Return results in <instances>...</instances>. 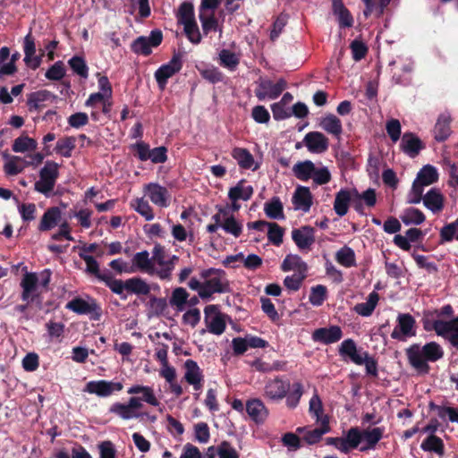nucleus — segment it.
<instances>
[{
  "label": "nucleus",
  "mask_w": 458,
  "mask_h": 458,
  "mask_svg": "<svg viewBox=\"0 0 458 458\" xmlns=\"http://www.w3.org/2000/svg\"><path fill=\"white\" fill-rule=\"evenodd\" d=\"M454 314L453 306L445 304L439 309L425 310L421 322L425 331H434L458 351V317L454 318Z\"/></svg>",
  "instance_id": "nucleus-1"
},
{
  "label": "nucleus",
  "mask_w": 458,
  "mask_h": 458,
  "mask_svg": "<svg viewBox=\"0 0 458 458\" xmlns=\"http://www.w3.org/2000/svg\"><path fill=\"white\" fill-rule=\"evenodd\" d=\"M131 394L127 403L115 402L109 407V412L116 415L123 420L131 419H142L148 416V412L140 411L143 403L152 406H159L160 402L157 398L154 389L148 386L133 385L127 390Z\"/></svg>",
  "instance_id": "nucleus-2"
},
{
  "label": "nucleus",
  "mask_w": 458,
  "mask_h": 458,
  "mask_svg": "<svg viewBox=\"0 0 458 458\" xmlns=\"http://www.w3.org/2000/svg\"><path fill=\"white\" fill-rule=\"evenodd\" d=\"M199 278L191 277L188 282V286L197 291L202 300H208L214 293H229L230 284L226 278V273L218 268H208L199 273Z\"/></svg>",
  "instance_id": "nucleus-3"
},
{
  "label": "nucleus",
  "mask_w": 458,
  "mask_h": 458,
  "mask_svg": "<svg viewBox=\"0 0 458 458\" xmlns=\"http://www.w3.org/2000/svg\"><path fill=\"white\" fill-rule=\"evenodd\" d=\"M409 364L420 374H428L430 370L428 362H436L444 357V350L437 342H429L421 346L412 344L405 349Z\"/></svg>",
  "instance_id": "nucleus-4"
},
{
  "label": "nucleus",
  "mask_w": 458,
  "mask_h": 458,
  "mask_svg": "<svg viewBox=\"0 0 458 458\" xmlns=\"http://www.w3.org/2000/svg\"><path fill=\"white\" fill-rule=\"evenodd\" d=\"M339 354L342 357H348L356 365H365L366 373L369 376L377 377L378 375L377 371V361L369 355L368 352H364L360 354L357 351L355 342L351 339L344 340L339 346Z\"/></svg>",
  "instance_id": "nucleus-5"
},
{
  "label": "nucleus",
  "mask_w": 458,
  "mask_h": 458,
  "mask_svg": "<svg viewBox=\"0 0 458 458\" xmlns=\"http://www.w3.org/2000/svg\"><path fill=\"white\" fill-rule=\"evenodd\" d=\"M59 165L55 161H47L39 172V180L34 184V190L46 196L54 190L59 176Z\"/></svg>",
  "instance_id": "nucleus-6"
},
{
  "label": "nucleus",
  "mask_w": 458,
  "mask_h": 458,
  "mask_svg": "<svg viewBox=\"0 0 458 458\" xmlns=\"http://www.w3.org/2000/svg\"><path fill=\"white\" fill-rule=\"evenodd\" d=\"M65 309L79 315H90V318L96 321L102 317V309L93 298L85 301L81 297H75L66 303Z\"/></svg>",
  "instance_id": "nucleus-7"
},
{
  "label": "nucleus",
  "mask_w": 458,
  "mask_h": 458,
  "mask_svg": "<svg viewBox=\"0 0 458 458\" xmlns=\"http://www.w3.org/2000/svg\"><path fill=\"white\" fill-rule=\"evenodd\" d=\"M397 325L391 333V337L399 342L416 335V320L410 313H399L396 318Z\"/></svg>",
  "instance_id": "nucleus-8"
},
{
  "label": "nucleus",
  "mask_w": 458,
  "mask_h": 458,
  "mask_svg": "<svg viewBox=\"0 0 458 458\" xmlns=\"http://www.w3.org/2000/svg\"><path fill=\"white\" fill-rule=\"evenodd\" d=\"M163 41V33L160 30H151L148 37L140 36L132 41L131 49L137 55L148 56L152 53V47H158Z\"/></svg>",
  "instance_id": "nucleus-9"
},
{
  "label": "nucleus",
  "mask_w": 458,
  "mask_h": 458,
  "mask_svg": "<svg viewBox=\"0 0 458 458\" xmlns=\"http://www.w3.org/2000/svg\"><path fill=\"white\" fill-rule=\"evenodd\" d=\"M136 150L135 156L140 161L150 160L154 164H162L167 160V148L160 146L150 149L149 144L138 141L133 145Z\"/></svg>",
  "instance_id": "nucleus-10"
},
{
  "label": "nucleus",
  "mask_w": 458,
  "mask_h": 458,
  "mask_svg": "<svg viewBox=\"0 0 458 458\" xmlns=\"http://www.w3.org/2000/svg\"><path fill=\"white\" fill-rule=\"evenodd\" d=\"M258 87L255 89V96L259 100H264L268 98L270 99L277 98L285 89L287 82L284 79H279L276 83L271 80L260 78Z\"/></svg>",
  "instance_id": "nucleus-11"
},
{
  "label": "nucleus",
  "mask_w": 458,
  "mask_h": 458,
  "mask_svg": "<svg viewBox=\"0 0 458 458\" xmlns=\"http://www.w3.org/2000/svg\"><path fill=\"white\" fill-rule=\"evenodd\" d=\"M182 68V54L174 53L171 60L161 65L155 72V79L160 89H164L169 78L179 72Z\"/></svg>",
  "instance_id": "nucleus-12"
},
{
  "label": "nucleus",
  "mask_w": 458,
  "mask_h": 458,
  "mask_svg": "<svg viewBox=\"0 0 458 458\" xmlns=\"http://www.w3.org/2000/svg\"><path fill=\"white\" fill-rule=\"evenodd\" d=\"M205 322L209 333L220 335L226 327L225 315L219 311L218 306L210 304L205 307Z\"/></svg>",
  "instance_id": "nucleus-13"
},
{
  "label": "nucleus",
  "mask_w": 458,
  "mask_h": 458,
  "mask_svg": "<svg viewBox=\"0 0 458 458\" xmlns=\"http://www.w3.org/2000/svg\"><path fill=\"white\" fill-rule=\"evenodd\" d=\"M123 386L121 382H113L106 380L89 381L86 384L84 391L89 394H94L100 397L110 396L114 392L123 390Z\"/></svg>",
  "instance_id": "nucleus-14"
},
{
  "label": "nucleus",
  "mask_w": 458,
  "mask_h": 458,
  "mask_svg": "<svg viewBox=\"0 0 458 458\" xmlns=\"http://www.w3.org/2000/svg\"><path fill=\"white\" fill-rule=\"evenodd\" d=\"M289 390L290 383L276 377L267 382L264 388V394L272 401H279L286 396Z\"/></svg>",
  "instance_id": "nucleus-15"
},
{
  "label": "nucleus",
  "mask_w": 458,
  "mask_h": 458,
  "mask_svg": "<svg viewBox=\"0 0 458 458\" xmlns=\"http://www.w3.org/2000/svg\"><path fill=\"white\" fill-rule=\"evenodd\" d=\"M425 148L422 140L412 132H405L401 138L400 149L408 157L414 158Z\"/></svg>",
  "instance_id": "nucleus-16"
},
{
  "label": "nucleus",
  "mask_w": 458,
  "mask_h": 458,
  "mask_svg": "<svg viewBox=\"0 0 458 458\" xmlns=\"http://www.w3.org/2000/svg\"><path fill=\"white\" fill-rule=\"evenodd\" d=\"M303 143L310 153L321 154L328 149L329 140L320 131H310Z\"/></svg>",
  "instance_id": "nucleus-17"
},
{
  "label": "nucleus",
  "mask_w": 458,
  "mask_h": 458,
  "mask_svg": "<svg viewBox=\"0 0 458 458\" xmlns=\"http://www.w3.org/2000/svg\"><path fill=\"white\" fill-rule=\"evenodd\" d=\"M343 337V331L339 326L319 327L313 331L312 340L324 344H331L338 342Z\"/></svg>",
  "instance_id": "nucleus-18"
},
{
  "label": "nucleus",
  "mask_w": 458,
  "mask_h": 458,
  "mask_svg": "<svg viewBox=\"0 0 458 458\" xmlns=\"http://www.w3.org/2000/svg\"><path fill=\"white\" fill-rule=\"evenodd\" d=\"M292 238L300 250H310L315 242V229L310 225L293 229Z\"/></svg>",
  "instance_id": "nucleus-19"
},
{
  "label": "nucleus",
  "mask_w": 458,
  "mask_h": 458,
  "mask_svg": "<svg viewBox=\"0 0 458 458\" xmlns=\"http://www.w3.org/2000/svg\"><path fill=\"white\" fill-rule=\"evenodd\" d=\"M330 430L328 419L327 416L323 418L321 427L314 429H308L306 427H300L296 429L299 434H303V440L309 445H314L320 441L322 436Z\"/></svg>",
  "instance_id": "nucleus-20"
},
{
  "label": "nucleus",
  "mask_w": 458,
  "mask_h": 458,
  "mask_svg": "<svg viewBox=\"0 0 458 458\" xmlns=\"http://www.w3.org/2000/svg\"><path fill=\"white\" fill-rule=\"evenodd\" d=\"M23 51L25 55L24 62L26 65L32 70L38 68L41 64V55H35L36 45L31 32H29L24 38Z\"/></svg>",
  "instance_id": "nucleus-21"
},
{
  "label": "nucleus",
  "mask_w": 458,
  "mask_h": 458,
  "mask_svg": "<svg viewBox=\"0 0 458 458\" xmlns=\"http://www.w3.org/2000/svg\"><path fill=\"white\" fill-rule=\"evenodd\" d=\"M150 200L158 207L166 208L170 204L168 190L158 183L150 182L145 186Z\"/></svg>",
  "instance_id": "nucleus-22"
},
{
  "label": "nucleus",
  "mask_w": 458,
  "mask_h": 458,
  "mask_svg": "<svg viewBox=\"0 0 458 458\" xmlns=\"http://www.w3.org/2000/svg\"><path fill=\"white\" fill-rule=\"evenodd\" d=\"M38 277L35 273H26L21 280L22 287L21 299L24 301L34 302L38 294L35 293Z\"/></svg>",
  "instance_id": "nucleus-23"
},
{
  "label": "nucleus",
  "mask_w": 458,
  "mask_h": 458,
  "mask_svg": "<svg viewBox=\"0 0 458 458\" xmlns=\"http://www.w3.org/2000/svg\"><path fill=\"white\" fill-rule=\"evenodd\" d=\"M312 194L309 187L298 186L293 196V204L296 209H301L303 212L310 211L312 206Z\"/></svg>",
  "instance_id": "nucleus-24"
},
{
  "label": "nucleus",
  "mask_w": 458,
  "mask_h": 458,
  "mask_svg": "<svg viewBox=\"0 0 458 458\" xmlns=\"http://www.w3.org/2000/svg\"><path fill=\"white\" fill-rule=\"evenodd\" d=\"M384 428H373L361 430L362 441L365 443L360 446V452H367L376 448L377 443L382 439L384 435Z\"/></svg>",
  "instance_id": "nucleus-25"
},
{
  "label": "nucleus",
  "mask_w": 458,
  "mask_h": 458,
  "mask_svg": "<svg viewBox=\"0 0 458 458\" xmlns=\"http://www.w3.org/2000/svg\"><path fill=\"white\" fill-rule=\"evenodd\" d=\"M246 412L257 424L263 423L268 411L265 404L259 399H251L246 403Z\"/></svg>",
  "instance_id": "nucleus-26"
},
{
  "label": "nucleus",
  "mask_w": 458,
  "mask_h": 458,
  "mask_svg": "<svg viewBox=\"0 0 458 458\" xmlns=\"http://www.w3.org/2000/svg\"><path fill=\"white\" fill-rule=\"evenodd\" d=\"M424 206L434 214L443 210L445 205V197L437 188L430 189L423 198Z\"/></svg>",
  "instance_id": "nucleus-27"
},
{
  "label": "nucleus",
  "mask_w": 458,
  "mask_h": 458,
  "mask_svg": "<svg viewBox=\"0 0 458 458\" xmlns=\"http://www.w3.org/2000/svg\"><path fill=\"white\" fill-rule=\"evenodd\" d=\"M353 189H341L336 194L334 201V210L339 216L347 214L349 205L352 199Z\"/></svg>",
  "instance_id": "nucleus-28"
},
{
  "label": "nucleus",
  "mask_w": 458,
  "mask_h": 458,
  "mask_svg": "<svg viewBox=\"0 0 458 458\" xmlns=\"http://www.w3.org/2000/svg\"><path fill=\"white\" fill-rule=\"evenodd\" d=\"M61 220V210L58 207H52L46 210L43 214L38 230L47 232L55 227Z\"/></svg>",
  "instance_id": "nucleus-29"
},
{
  "label": "nucleus",
  "mask_w": 458,
  "mask_h": 458,
  "mask_svg": "<svg viewBox=\"0 0 458 458\" xmlns=\"http://www.w3.org/2000/svg\"><path fill=\"white\" fill-rule=\"evenodd\" d=\"M246 181L240 180L234 187L229 189L228 198L231 201L244 200L247 201L251 199L254 190L250 185L245 186Z\"/></svg>",
  "instance_id": "nucleus-30"
},
{
  "label": "nucleus",
  "mask_w": 458,
  "mask_h": 458,
  "mask_svg": "<svg viewBox=\"0 0 458 458\" xmlns=\"http://www.w3.org/2000/svg\"><path fill=\"white\" fill-rule=\"evenodd\" d=\"M319 126L328 134L340 138L343 133V125L341 120L333 114H328L321 118Z\"/></svg>",
  "instance_id": "nucleus-31"
},
{
  "label": "nucleus",
  "mask_w": 458,
  "mask_h": 458,
  "mask_svg": "<svg viewBox=\"0 0 458 458\" xmlns=\"http://www.w3.org/2000/svg\"><path fill=\"white\" fill-rule=\"evenodd\" d=\"M392 0H362L365 9L363 10V16L368 19L372 14L376 18H380L385 13V10L389 5Z\"/></svg>",
  "instance_id": "nucleus-32"
},
{
  "label": "nucleus",
  "mask_w": 458,
  "mask_h": 458,
  "mask_svg": "<svg viewBox=\"0 0 458 458\" xmlns=\"http://www.w3.org/2000/svg\"><path fill=\"white\" fill-rule=\"evenodd\" d=\"M420 448L424 452L434 453L439 457L445 455L444 441L436 435H428L420 444Z\"/></svg>",
  "instance_id": "nucleus-33"
},
{
  "label": "nucleus",
  "mask_w": 458,
  "mask_h": 458,
  "mask_svg": "<svg viewBox=\"0 0 458 458\" xmlns=\"http://www.w3.org/2000/svg\"><path fill=\"white\" fill-rule=\"evenodd\" d=\"M315 167L310 160L299 161L293 165V172L297 179L307 182L313 177Z\"/></svg>",
  "instance_id": "nucleus-34"
},
{
  "label": "nucleus",
  "mask_w": 458,
  "mask_h": 458,
  "mask_svg": "<svg viewBox=\"0 0 458 458\" xmlns=\"http://www.w3.org/2000/svg\"><path fill=\"white\" fill-rule=\"evenodd\" d=\"M437 180L438 173L436 167L431 165H426L419 171L414 182L425 187L433 184Z\"/></svg>",
  "instance_id": "nucleus-35"
},
{
  "label": "nucleus",
  "mask_w": 458,
  "mask_h": 458,
  "mask_svg": "<svg viewBox=\"0 0 458 458\" xmlns=\"http://www.w3.org/2000/svg\"><path fill=\"white\" fill-rule=\"evenodd\" d=\"M52 97L53 94L47 89L30 93L27 98L30 111L41 109L44 106L43 103L49 100Z\"/></svg>",
  "instance_id": "nucleus-36"
},
{
  "label": "nucleus",
  "mask_w": 458,
  "mask_h": 458,
  "mask_svg": "<svg viewBox=\"0 0 458 458\" xmlns=\"http://www.w3.org/2000/svg\"><path fill=\"white\" fill-rule=\"evenodd\" d=\"M378 301L379 294L376 292H372L369 294L367 301L357 303L353 310L362 317H369L373 313Z\"/></svg>",
  "instance_id": "nucleus-37"
},
{
  "label": "nucleus",
  "mask_w": 458,
  "mask_h": 458,
  "mask_svg": "<svg viewBox=\"0 0 458 458\" xmlns=\"http://www.w3.org/2000/svg\"><path fill=\"white\" fill-rule=\"evenodd\" d=\"M281 269L284 272L295 270L296 273H307L308 266L298 255H287L284 259Z\"/></svg>",
  "instance_id": "nucleus-38"
},
{
  "label": "nucleus",
  "mask_w": 458,
  "mask_h": 458,
  "mask_svg": "<svg viewBox=\"0 0 458 458\" xmlns=\"http://www.w3.org/2000/svg\"><path fill=\"white\" fill-rule=\"evenodd\" d=\"M33 162H26L22 157L13 156L4 165V173L7 175H16L21 174L26 166L32 165Z\"/></svg>",
  "instance_id": "nucleus-39"
},
{
  "label": "nucleus",
  "mask_w": 458,
  "mask_h": 458,
  "mask_svg": "<svg viewBox=\"0 0 458 458\" xmlns=\"http://www.w3.org/2000/svg\"><path fill=\"white\" fill-rule=\"evenodd\" d=\"M428 407L430 411H436L440 419L445 420L447 417L450 422L458 424V408L438 405L433 402L429 403Z\"/></svg>",
  "instance_id": "nucleus-40"
},
{
  "label": "nucleus",
  "mask_w": 458,
  "mask_h": 458,
  "mask_svg": "<svg viewBox=\"0 0 458 458\" xmlns=\"http://www.w3.org/2000/svg\"><path fill=\"white\" fill-rule=\"evenodd\" d=\"M184 379L188 384H195L198 379L204 378L203 372L195 360H187L184 362Z\"/></svg>",
  "instance_id": "nucleus-41"
},
{
  "label": "nucleus",
  "mask_w": 458,
  "mask_h": 458,
  "mask_svg": "<svg viewBox=\"0 0 458 458\" xmlns=\"http://www.w3.org/2000/svg\"><path fill=\"white\" fill-rule=\"evenodd\" d=\"M232 157L242 169H250L254 165V157L247 148H234L232 150Z\"/></svg>",
  "instance_id": "nucleus-42"
},
{
  "label": "nucleus",
  "mask_w": 458,
  "mask_h": 458,
  "mask_svg": "<svg viewBox=\"0 0 458 458\" xmlns=\"http://www.w3.org/2000/svg\"><path fill=\"white\" fill-rule=\"evenodd\" d=\"M264 211L271 219L284 218V207L278 197H273L269 202H266Z\"/></svg>",
  "instance_id": "nucleus-43"
},
{
  "label": "nucleus",
  "mask_w": 458,
  "mask_h": 458,
  "mask_svg": "<svg viewBox=\"0 0 458 458\" xmlns=\"http://www.w3.org/2000/svg\"><path fill=\"white\" fill-rule=\"evenodd\" d=\"M190 294L186 289L182 287H177L173 290L169 303L171 306L175 307L177 311H182L185 310L187 304V299Z\"/></svg>",
  "instance_id": "nucleus-44"
},
{
  "label": "nucleus",
  "mask_w": 458,
  "mask_h": 458,
  "mask_svg": "<svg viewBox=\"0 0 458 458\" xmlns=\"http://www.w3.org/2000/svg\"><path fill=\"white\" fill-rule=\"evenodd\" d=\"M76 147V138L65 136L58 140L55 146V152L62 157H71L72 152Z\"/></svg>",
  "instance_id": "nucleus-45"
},
{
  "label": "nucleus",
  "mask_w": 458,
  "mask_h": 458,
  "mask_svg": "<svg viewBox=\"0 0 458 458\" xmlns=\"http://www.w3.org/2000/svg\"><path fill=\"white\" fill-rule=\"evenodd\" d=\"M126 290L135 294L147 295L150 292L149 285L140 277H132L126 280Z\"/></svg>",
  "instance_id": "nucleus-46"
},
{
  "label": "nucleus",
  "mask_w": 458,
  "mask_h": 458,
  "mask_svg": "<svg viewBox=\"0 0 458 458\" xmlns=\"http://www.w3.org/2000/svg\"><path fill=\"white\" fill-rule=\"evenodd\" d=\"M176 18L178 23L182 25L195 21L196 19L193 4L190 2L182 3L178 8Z\"/></svg>",
  "instance_id": "nucleus-47"
},
{
  "label": "nucleus",
  "mask_w": 458,
  "mask_h": 458,
  "mask_svg": "<svg viewBox=\"0 0 458 458\" xmlns=\"http://www.w3.org/2000/svg\"><path fill=\"white\" fill-rule=\"evenodd\" d=\"M335 259L340 265L345 267H351L356 265L354 250L348 246L341 248L335 253Z\"/></svg>",
  "instance_id": "nucleus-48"
},
{
  "label": "nucleus",
  "mask_w": 458,
  "mask_h": 458,
  "mask_svg": "<svg viewBox=\"0 0 458 458\" xmlns=\"http://www.w3.org/2000/svg\"><path fill=\"white\" fill-rule=\"evenodd\" d=\"M451 133L450 121L446 117H439L435 128L434 134L437 141H445Z\"/></svg>",
  "instance_id": "nucleus-49"
},
{
  "label": "nucleus",
  "mask_w": 458,
  "mask_h": 458,
  "mask_svg": "<svg viewBox=\"0 0 458 458\" xmlns=\"http://www.w3.org/2000/svg\"><path fill=\"white\" fill-rule=\"evenodd\" d=\"M68 64L72 72L81 78L87 79L89 77V67L82 56H72L69 59Z\"/></svg>",
  "instance_id": "nucleus-50"
},
{
  "label": "nucleus",
  "mask_w": 458,
  "mask_h": 458,
  "mask_svg": "<svg viewBox=\"0 0 458 458\" xmlns=\"http://www.w3.org/2000/svg\"><path fill=\"white\" fill-rule=\"evenodd\" d=\"M37 141L28 136H21L14 140L13 144V150L16 153H23L28 150H35L37 148Z\"/></svg>",
  "instance_id": "nucleus-51"
},
{
  "label": "nucleus",
  "mask_w": 458,
  "mask_h": 458,
  "mask_svg": "<svg viewBox=\"0 0 458 458\" xmlns=\"http://www.w3.org/2000/svg\"><path fill=\"white\" fill-rule=\"evenodd\" d=\"M440 242H449L453 240L458 241V218L450 224L445 225L440 230Z\"/></svg>",
  "instance_id": "nucleus-52"
},
{
  "label": "nucleus",
  "mask_w": 458,
  "mask_h": 458,
  "mask_svg": "<svg viewBox=\"0 0 458 458\" xmlns=\"http://www.w3.org/2000/svg\"><path fill=\"white\" fill-rule=\"evenodd\" d=\"M401 219H402L403 223L406 225H409L411 224L418 225L422 224L425 221L426 216L421 210H420L418 208H411L406 209L404 215H403L401 216Z\"/></svg>",
  "instance_id": "nucleus-53"
},
{
  "label": "nucleus",
  "mask_w": 458,
  "mask_h": 458,
  "mask_svg": "<svg viewBox=\"0 0 458 458\" xmlns=\"http://www.w3.org/2000/svg\"><path fill=\"white\" fill-rule=\"evenodd\" d=\"M132 264L140 271L150 272L153 268L149 253L147 250L137 252L133 256Z\"/></svg>",
  "instance_id": "nucleus-54"
},
{
  "label": "nucleus",
  "mask_w": 458,
  "mask_h": 458,
  "mask_svg": "<svg viewBox=\"0 0 458 458\" xmlns=\"http://www.w3.org/2000/svg\"><path fill=\"white\" fill-rule=\"evenodd\" d=\"M183 31L191 43L198 45L201 42L202 36L196 20L183 24Z\"/></svg>",
  "instance_id": "nucleus-55"
},
{
  "label": "nucleus",
  "mask_w": 458,
  "mask_h": 458,
  "mask_svg": "<svg viewBox=\"0 0 458 458\" xmlns=\"http://www.w3.org/2000/svg\"><path fill=\"white\" fill-rule=\"evenodd\" d=\"M286 394V404L289 408L293 409L299 404L300 399L303 394V386L300 382H294L291 390Z\"/></svg>",
  "instance_id": "nucleus-56"
},
{
  "label": "nucleus",
  "mask_w": 458,
  "mask_h": 458,
  "mask_svg": "<svg viewBox=\"0 0 458 458\" xmlns=\"http://www.w3.org/2000/svg\"><path fill=\"white\" fill-rule=\"evenodd\" d=\"M327 298V289L325 285L318 284L311 287L309 301L313 306H321Z\"/></svg>",
  "instance_id": "nucleus-57"
},
{
  "label": "nucleus",
  "mask_w": 458,
  "mask_h": 458,
  "mask_svg": "<svg viewBox=\"0 0 458 458\" xmlns=\"http://www.w3.org/2000/svg\"><path fill=\"white\" fill-rule=\"evenodd\" d=\"M220 64L223 67L228 68L231 71H234L238 66L240 60L237 55L227 49H223L219 53Z\"/></svg>",
  "instance_id": "nucleus-58"
},
{
  "label": "nucleus",
  "mask_w": 458,
  "mask_h": 458,
  "mask_svg": "<svg viewBox=\"0 0 458 458\" xmlns=\"http://www.w3.org/2000/svg\"><path fill=\"white\" fill-rule=\"evenodd\" d=\"M199 19L201 22V27L204 35H208L210 31H216L218 29V20L214 13L207 15L205 13H199Z\"/></svg>",
  "instance_id": "nucleus-59"
},
{
  "label": "nucleus",
  "mask_w": 458,
  "mask_h": 458,
  "mask_svg": "<svg viewBox=\"0 0 458 458\" xmlns=\"http://www.w3.org/2000/svg\"><path fill=\"white\" fill-rule=\"evenodd\" d=\"M222 228L225 233L233 235L235 238H238L242 233V225L236 220L233 215H230V216L224 219Z\"/></svg>",
  "instance_id": "nucleus-60"
},
{
  "label": "nucleus",
  "mask_w": 458,
  "mask_h": 458,
  "mask_svg": "<svg viewBox=\"0 0 458 458\" xmlns=\"http://www.w3.org/2000/svg\"><path fill=\"white\" fill-rule=\"evenodd\" d=\"M267 238L276 246H280L283 242L284 230L276 223L268 222Z\"/></svg>",
  "instance_id": "nucleus-61"
},
{
  "label": "nucleus",
  "mask_w": 458,
  "mask_h": 458,
  "mask_svg": "<svg viewBox=\"0 0 458 458\" xmlns=\"http://www.w3.org/2000/svg\"><path fill=\"white\" fill-rule=\"evenodd\" d=\"M135 211L141 215L147 221L154 219V212L150 205L143 198H138L135 200V204L131 205Z\"/></svg>",
  "instance_id": "nucleus-62"
},
{
  "label": "nucleus",
  "mask_w": 458,
  "mask_h": 458,
  "mask_svg": "<svg viewBox=\"0 0 458 458\" xmlns=\"http://www.w3.org/2000/svg\"><path fill=\"white\" fill-rule=\"evenodd\" d=\"M344 441L348 448V452L351 449H356L362 442L361 430L358 428H351L346 434V437L344 438Z\"/></svg>",
  "instance_id": "nucleus-63"
},
{
  "label": "nucleus",
  "mask_w": 458,
  "mask_h": 458,
  "mask_svg": "<svg viewBox=\"0 0 458 458\" xmlns=\"http://www.w3.org/2000/svg\"><path fill=\"white\" fill-rule=\"evenodd\" d=\"M65 67L62 61L55 62L45 73V77L50 81H61L65 76Z\"/></svg>",
  "instance_id": "nucleus-64"
}]
</instances>
